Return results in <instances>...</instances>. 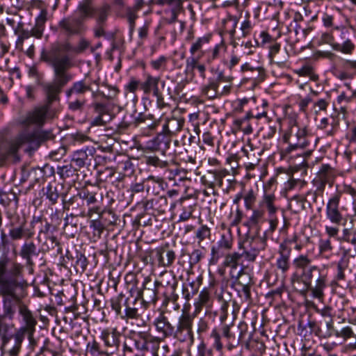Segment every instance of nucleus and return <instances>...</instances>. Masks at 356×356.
Masks as SVG:
<instances>
[{
    "instance_id": "4d7b16f0",
    "label": "nucleus",
    "mask_w": 356,
    "mask_h": 356,
    "mask_svg": "<svg viewBox=\"0 0 356 356\" xmlns=\"http://www.w3.org/2000/svg\"><path fill=\"white\" fill-rule=\"evenodd\" d=\"M45 195L47 198L51 202L52 204H54L57 202L59 195L56 187H54L50 184L48 185Z\"/></svg>"
},
{
    "instance_id": "412c9836",
    "label": "nucleus",
    "mask_w": 356,
    "mask_h": 356,
    "mask_svg": "<svg viewBox=\"0 0 356 356\" xmlns=\"http://www.w3.org/2000/svg\"><path fill=\"white\" fill-rule=\"evenodd\" d=\"M164 278L165 280V286L167 287L165 302H172L174 304V309H178L179 308V305L177 303L179 296L175 293V290L177 286V282L175 277L169 273L164 274Z\"/></svg>"
},
{
    "instance_id": "e2e57ef3",
    "label": "nucleus",
    "mask_w": 356,
    "mask_h": 356,
    "mask_svg": "<svg viewBox=\"0 0 356 356\" xmlns=\"http://www.w3.org/2000/svg\"><path fill=\"white\" fill-rule=\"evenodd\" d=\"M333 249L331 241L329 238L321 239L319 243V251L322 254H330Z\"/></svg>"
},
{
    "instance_id": "8fccbe9b",
    "label": "nucleus",
    "mask_w": 356,
    "mask_h": 356,
    "mask_svg": "<svg viewBox=\"0 0 356 356\" xmlns=\"http://www.w3.org/2000/svg\"><path fill=\"white\" fill-rule=\"evenodd\" d=\"M265 211L264 209H257L252 211V214L249 218L248 223L251 226H255L261 222L264 217Z\"/></svg>"
},
{
    "instance_id": "6e6d98bb",
    "label": "nucleus",
    "mask_w": 356,
    "mask_h": 356,
    "mask_svg": "<svg viewBox=\"0 0 356 356\" xmlns=\"http://www.w3.org/2000/svg\"><path fill=\"white\" fill-rule=\"evenodd\" d=\"M146 163L156 168H165L168 166V162L160 160L157 156H148L146 159Z\"/></svg>"
},
{
    "instance_id": "774afa93",
    "label": "nucleus",
    "mask_w": 356,
    "mask_h": 356,
    "mask_svg": "<svg viewBox=\"0 0 356 356\" xmlns=\"http://www.w3.org/2000/svg\"><path fill=\"white\" fill-rule=\"evenodd\" d=\"M210 234V229L206 225H202L197 230L195 235L199 239L198 243H200L203 240L209 238Z\"/></svg>"
},
{
    "instance_id": "58836bf2",
    "label": "nucleus",
    "mask_w": 356,
    "mask_h": 356,
    "mask_svg": "<svg viewBox=\"0 0 356 356\" xmlns=\"http://www.w3.org/2000/svg\"><path fill=\"white\" fill-rule=\"evenodd\" d=\"M215 175L216 170H209L201 177L202 183L206 186L208 189L210 190L209 192L205 191V194H207V195H209L210 193L215 194Z\"/></svg>"
},
{
    "instance_id": "c85d7f7f",
    "label": "nucleus",
    "mask_w": 356,
    "mask_h": 356,
    "mask_svg": "<svg viewBox=\"0 0 356 356\" xmlns=\"http://www.w3.org/2000/svg\"><path fill=\"white\" fill-rule=\"evenodd\" d=\"M276 197L273 193H267L265 191L262 199L260 200L259 206L261 209L267 211L268 216L276 214L278 207L275 205Z\"/></svg>"
},
{
    "instance_id": "2f4dec72",
    "label": "nucleus",
    "mask_w": 356,
    "mask_h": 356,
    "mask_svg": "<svg viewBox=\"0 0 356 356\" xmlns=\"http://www.w3.org/2000/svg\"><path fill=\"white\" fill-rule=\"evenodd\" d=\"M265 78V71L261 67H256L251 72L245 74L242 80V83L250 81L252 88L257 86L263 81Z\"/></svg>"
},
{
    "instance_id": "f704fd0d",
    "label": "nucleus",
    "mask_w": 356,
    "mask_h": 356,
    "mask_svg": "<svg viewBox=\"0 0 356 356\" xmlns=\"http://www.w3.org/2000/svg\"><path fill=\"white\" fill-rule=\"evenodd\" d=\"M184 122L182 118H171L164 123L163 130L170 136L176 134L182 129Z\"/></svg>"
},
{
    "instance_id": "0eeeda50",
    "label": "nucleus",
    "mask_w": 356,
    "mask_h": 356,
    "mask_svg": "<svg viewBox=\"0 0 356 356\" xmlns=\"http://www.w3.org/2000/svg\"><path fill=\"white\" fill-rule=\"evenodd\" d=\"M111 309L122 319L138 318V309L136 307L138 298L126 297L122 293L113 297L110 300Z\"/></svg>"
},
{
    "instance_id": "6e6552de",
    "label": "nucleus",
    "mask_w": 356,
    "mask_h": 356,
    "mask_svg": "<svg viewBox=\"0 0 356 356\" xmlns=\"http://www.w3.org/2000/svg\"><path fill=\"white\" fill-rule=\"evenodd\" d=\"M284 140L289 144V146L284 149L285 154L303 150L309 144L306 127H300L294 122L284 134Z\"/></svg>"
},
{
    "instance_id": "423d86ee",
    "label": "nucleus",
    "mask_w": 356,
    "mask_h": 356,
    "mask_svg": "<svg viewBox=\"0 0 356 356\" xmlns=\"http://www.w3.org/2000/svg\"><path fill=\"white\" fill-rule=\"evenodd\" d=\"M89 47H90V42L85 38H81L76 47H72L69 41L56 42L51 45L48 51L43 50L42 53L52 59L54 58L56 61L67 59L69 69H70L73 65L72 60L68 55L63 53L72 52L74 54H80Z\"/></svg>"
},
{
    "instance_id": "ea45409f",
    "label": "nucleus",
    "mask_w": 356,
    "mask_h": 356,
    "mask_svg": "<svg viewBox=\"0 0 356 356\" xmlns=\"http://www.w3.org/2000/svg\"><path fill=\"white\" fill-rule=\"evenodd\" d=\"M349 261L344 258H341L337 264V273L334 277V281L339 284L346 281L345 270L348 268Z\"/></svg>"
},
{
    "instance_id": "c9c22d12",
    "label": "nucleus",
    "mask_w": 356,
    "mask_h": 356,
    "mask_svg": "<svg viewBox=\"0 0 356 356\" xmlns=\"http://www.w3.org/2000/svg\"><path fill=\"white\" fill-rule=\"evenodd\" d=\"M154 148L161 151L163 154L169 148L171 143V136L163 131L153 140Z\"/></svg>"
},
{
    "instance_id": "9b49d317",
    "label": "nucleus",
    "mask_w": 356,
    "mask_h": 356,
    "mask_svg": "<svg viewBox=\"0 0 356 356\" xmlns=\"http://www.w3.org/2000/svg\"><path fill=\"white\" fill-rule=\"evenodd\" d=\"M165 280L164 274L160 281H156L154 284L150 283L149 280H145L143 283V288L139 291L138 300L141 299L143 303L147 307L150 303H155L157 300L156 291L159 286H165Z\"/></svg>"
},
{
    "instance_id": "bf43d9fd",
    "label": "nucleus",
    "mask_w": 356,
    "mask_h": 356,
    "mask_svg": "<svg viewBox=\"0 0 356 356\" xmlns=\"http://www.w3.org/2000/svg\"><path fill=\"white\" fill-rule=\"evenodd\" d=\"M137 10L131 8H128L127 9V19H128V22L129 23V26H130V34H131L134 30V28H135V21L136 19V18L138 17V15H137Z\"/></svg>"
},
{
    "instance_id": "39448f33",
    "label": "nucleus",
    "mask_w": 356,
    "mask_h": 356,
    "mask_svg": "<svg viewBox=\"0 0 356 356\" xmlns=\"http://www.w3.org/2000/svg\"><path fill=\"white\" fill-rule=\"evenodd\" d=\"M234 326V321L232 320L229 324H224L218 330L217 328H213L211 332L210 337L213 339V348L221 352L223 349L224 345L222 342V339L226 340L225 347L229 351H232L234 348L238 346L240 342L245 337L248 332V325L245 322H241L238 325L239 330V335L237 338L235 334L232 331Z\"/></svg>"
},
{
    "instance_id": "20e7f679",
    "label": "nucleus",
    "mask_w": 356,
    "mask_h": 356,
    "mask_svg": "<svg viewBox=\"0 0 356 356\" xmlns=\"http://www.w3.org/2000/svg\"><path fill=\"white\" fill-rule=\"evenodd\" d=\"M40 58L51 66L54 70V79L53 81L44 86V91L47 99L46 104H49L51 106L53 102L59 99V94L61 92L62 89L72 80V76L67 72L70 65L67 59L56 61L54 58L52 59L43 53H41Z\"/></svg>"
},
{
    "instance_id": "a878e982",
    "label": "nucleus",
    "mask_w": 356,
    "mask_h": 356,
    "mask_svg": "<svg viewBox=\"0 0 356 356\" xmlns=\"http://www.w3.org/2000/svg\"><path fill=\"white\" fill-rule=\"evenodd\" d=\"M154 325L158 332L162 334L163 338L174 337L175 327L164 316H160L155 319Z\"/></svg>"
},
{
    "instance_id": "338daca9",
    "label": "nucleus",
    "mask_w": 356,
    "mask_h": 356,
    "mask_svg": "<svg viewBox=\"0 0 356 356\" xmlns=\"http://www.w3.org/2000/svg\"><path fill=\"white\" fill-rule=\"evenodd\" d=\"M196 292L197 291L193 289V285L192 284H184L182 286V296L186 301L190 300Z\"/></svg>"
},
{
    "instance_id": "de8ad7c7",
    "label": "nucleus",
    "mask_w": 356,
    "mask_h": 356,
    "mask_svg": "<svg viewBox=\"0 0 356 356\" xmlns=\"http://www.w3.org/2000/svg\"><path fill=\"white\" fill-rule=\"evenodd\" d=\"M68 107L72 111H81L85 105L86 100L83 97L68 98Z\"/></svg>"
},
{
    "instance_id": "cd10ccee",
    "label": "nucleus",
    "mask_w": 356,
    "mask_h": 356,
    "mask_svg": "<svg viewBox=\"0 0 356 356\" xmlns=\"http://www.w3.org/2000/svg\"><path fill=\"white\" fill-rule=\"evenodd\" d=\"M87 91H92L91 83L86 80H81L74 82L72 86L66 90L67 98L81 96Z\"/></svg>"
},
{
    "instance_id": "4c0bfd02",
    "label": "nucleus",
    "mask_w": 356,
    "mask_h": 356,
    "mask_svg": "<svg viewBox=\"0 0 356 356\" xmlns=\"http://www.w3.org/2000/svg\"><path fill=\"white\" fill-rule=\"evenodd\" d=\"M223 265L232 269H236L238 266L245 267L243 266V254L237 252L227 254L225 257Z\"/></svg>"
},
{
    "instance_id": "2eb2a0df",
    "label": "nucleus",
    "mask_w": 356,
    "mask_h": 356,
    "mask_svg": "<svg viewBox=\"0 0 356 356\" xmlns=\"http://www.w3.org/2000/svg\"><path fill=\"white\" fill-rule=\"evenodd\" d=\"M120 337L121 334L116 327H107L102 330L100 339L106 348V354L112 355L118 350Z\"/></svg>"
},
{
    "instance_id": "09e8293b",
    "label": "nucleus",
    "mask_w": 356,
    "mask_h": 356,
    "mask_svg": "<svg viewBox=\"0 0 356 356\" xmlns=\"http://www.w3.org/2000/svg\"><path fill=\"white\" fill-rule=\"evenodd\" d=\"M118 94V90L115 87L108 86L107 88V91H92V97L94 98L97 97L98 95H101L102 97L106 98V99H114Z\"/></svg>"
},
{
    "instance_id": "e433bc0d",
    "label": "nucleus",
    "mask_w": 356,
    "mask_h": 356,
    "mask_svg": "<svg viewBox=\"0 0 356 356\" xmlns=\"http://www.w3.org/2000/svg\"><path fill=\"white\" fill-rule=\"evenodd\" d=\"M159 77H155L147 74L145 81L140 83V88L145 94H149L152 91L154 95L160 91L159 89Z\"/></svg>"
},
{
    "instance_id": "dca6fc26",
    "label": "nucleus",
    "mask_w": 356,
    "mask_h": 356,
    "mask_svg": "<svg viewBox=\"0 0 356 356\" xmlns=\"http://www.w3.org/2000/svg\"><path fill=\"white\" fill-rule=\"evenodd\" d=\"M341 192L334 193L328 200L326 205V217L333 224L339 225L345 220L339 210Z\"/></svg>"
},
{
    "instance_id": "603ef678",
    "label": "nucleus",
    "mask_w": 356,
    "mask_h": 356,
    "mask_svg": "<svg viewBox=\"0 0 356 356\" xmlns=\"http://www.w3.org/2000/svg\"><path fill=\"white\" fill-rule=\"evenodd\" d=\"M355 48V45L350 40H346L342 44L337 43L333 45V49L341 51L344 54H350Z\"/></svg>"
},
{
    "instance_id": "72a5a7b5",
    "label": "nucleus",
    "mask_w": 356,
    "mask_h": 356,
    "mask_svg": "<svg viewBox=\"0 0 356 356\" xmlns=\"http://www.w3.org/2000/svg\"><path fill=\"white\" fill-rule=\"evenodd\" d=\"M229 170L226 169H220V170H216V180H215V188L218 187L222 188L223 191H225L228 192L229 189L232 187V184L234 182H235L234 179H227V181L228 182L227 186L224 185L223 180L224 179L229 176Z\"/></svg>"
},
{
    "instance_id": "49530a36",
    "label": "nucleus",
    "mask_w": 356,
    "mask_h": 356,
    "mask_svg": "<svg viewBox=\"0 0 356 356\" xmlns=\"http://www.w3.org/2000/svg\"><path fill=\"white\" fill-rule=\"evenodd\" d=\"M257 200V194L252 189L245 191L243 193V200L246 209H252Z\"/></svg>"
},
{
    "instance_id": "f8f14e48",
    "label": "nucleus",
    "mask_w": 356,
    "mask_h": 356,
    "mask_svg": "<svg viewBox=\"0 0 356 356\" xmlns=\"http://www.w3.org/2000/svg\"><path fill=\"white\" fill-rule=\"evenodd\" d=\"M58 26L67 36L81 35L86 30L82 19L76 16H69L62 19Z\"/></svg>"
},
{
    "instance_id": "79ce46f5",
    "label": "nucleus",
    "mask_w": 356,
    "mask_h": 356,
    "mask_svg": "<svg viewBox=\"0 0 356 356\" xmlns=\"http://www.w3.org/2000/svg\"><path fill=\"white\" fill-rule=\"evenodd\" d=\"M60 243L58 242L56 236L54 235H47L45 241L41 245V249L43 252H48L50 250L58 247V252H61V248L59 247Z\"/></svg>"
},
{
    "instance_id": "37998d69",
    "label": "nucleus",
    "mask_w": 356,
    "mask_h": 356,
    "mask_svg": "<svg viewBox=\"0 0 356 356\" xmlns=\"http://www.w3.org/2000/svg\"><path fill=\"white\" fill-rule=\"evenodd\" d=\"M97 195L96 192L90 191L88 189H83L78 194L81 199L86 201L88 206L93 205L98 202Z\"/></svg>"
},
{
    "instance_id": "a18cd8bd",
    "label": "nucleus",
    "mask_w": 356,
    "mask_h": 356,
    "mask_svg": "<svg viewBox=\"0 0 356 356\" xmlns=\"http://www.w3.org/2000/svg\"><path fill=\"white\" fill-rule=\"evenodd\" d=\"M135 348L140 351H146L148 350V343L145 333L139 332L138 338L131 340Z\"/></svg>"
},
{
    "instance_id": "ddd939ff",
    "label": "nucleus",
    "mask_w": 356,
    "mask_h": 356,
    "mask_svg": "<svg viewBox=\"0 0 356 356\" xmlns=\"http://www.w3.org/2000/svg\"><path fill=\"white\" fill-rule=\"evenodd\" d=\"M252 278L249 273L245 271V267H241L237 275L234 277L232 286L237 291L239 296L245 300L250 298V287Z\"/></svg>"
},
{
    "instance_id": "680f3d73",
    "label": "nucleus",
    "mask_w": 356,
    "mask_h": 356,
    "mask_svg": "<svg viewBox=\"0 0 356 356\" xmlns=\"http://www.w3.org/2000/svg\"><path fill=\"white\" fill-rule=\"evenodd\" d=\"M204 256V254L202 250L199 249L194 250L189 255V263L191 266H195L198 264Z\"/></svg>"
},
{
    "instance_id": "4468645a",
    "label": "nucleus",
    "mask_w": 356,
    "mask_h": 356,
    "mask_svg": "<svg viewBox=\"0 0 356 356\" xmlns=\"http://www.w3.org/2000/svg\"><path fill=\"white\" fill-rule=\"evenodd\" d=\"M56 113V111L51 109L49 104H44L28 113L24 122L26 124L42 125L47 119L55 118Z\"/></svg>"
},
{
    "instance_id": "393cba45",
    "label": "nucleus",
    "mask_w": 356,
    "mask_h": 356,
    "mask_svg": "<svg viewBox=\"0 0 356 356\" xmlns=\"http://www.w3.org/2000/svg\"><path fill=\"white\" fill-rule=\"evenodd\" d=\"M47 20V11L45 8L41 10L40 14L35 19L33 27L30 30L31 37L36 39H41L45 28V23Z\"/></svg>"
},
{
    "instance_id": "c756f323",
    "label": "nucleus",
    "mask_w": 356,
    "mask_h": 356,
    "mask_svg": "<svg viewBox=\"0 0 356 356\" xmlns=\"http://www.w3.org/2000/svg\"><path fill=\"white\" fill-rule=\"evenodd\" d=\"M213 300L211 296V293L208 289H203L194 303L195 310L194 313L197 314L200 313L204 307H210L212 305Z\"/></svg>"
},
{
    "instance_id": "bb28decb",
    "label": "nucleus",
    "mask_w": 356,
    "mask_h": 356,
    "mask_svg": "<svg viewBox=\"0 0 356 356\" xmlns=\"http://www.w3.org/2000/svg\"><path fill=\"white\" fill-rule=\"evenodd\" d=\"M216 74V78L211 77L208 79V83L202 87V89L219 91V86L221 82L231 83L234 80L232 76H225L222 70H217Z\"/></svg>"
},
{
    "instance_id": "9d476101",
    "label": "nucleus",
    "mask_w": 356,
    "mask_h": 356,
    "mask_svg": "<svg viewBox=\"0 0 356 356\" xmlns=\"http://www.w3.org/2000/svg\"><path fill=\"white\" fill-rule=\"evenodd\" d=\"M337 177L336 170L329 164H323L320 167L313 184L316 191L322 192L324 191L326 184L332 186Z\"/></svg>"
},
{
    "instance_id": "5fc2aeb1",
    "label": "nucleus",
    "mask_w": 356,
    "mask_h": 356,
    "mask_svg": "<svg viewBox=\"0 0 356 356\" xmlns=\"http://www.w3.org/2000/svg\"><path fill=\"white\" fill-rule=\"evenodd\" d=\"M210 37L204 36L202 38H199L191 46L190 49V52L192 55H194L197 51L201 50L202 46L204 44L209 42Z\"/></svg>"
},
{
    "instance_id": "1a4fd4ad",
    "label": "nucleus",
    "mask_w": 356,
    "mask_h": 356,
    "mask_svg": "<svg viewBox=\"0 0 356 356\" xmlns=\"http://www.w3.org/2000/svg\"><path fill=\"white\" fill-rule=\"evenodd\" d=\"M193 317L189 314H182L178 319L175 327L174 337L181 342L194 341L193 331Z\"/></svg>"
},
{
    "instance_id": "864d4df0",
    "label": "nucleus",
    "mask_w": 356,
    "mask_h": 356,
    "mask_svg": "<svg viewBox=\"0 0 356 356\" xmlns=\"http://www.w3.org/2000/svg\"><path fill=\"white\" fill-rule=\"evenodd\" d=\"M150 26V22L148 20H146L143 26L138 28V38L140 41L138 42V44H141L143 43V41L146 40L148 37V33L149 29Z\"/></svg>"
},
{
    "instance_id": "aec40b11",
    "label": "nucleus",
    "mask_w": 356,
    "mask_h": 356,
    "mask_svg": "<svg viewBox=\"0 0 356 356\" xmlns=\"http://www.w3.org/2000/svg\"><path fill=\"white\" fill-rule=\"evenodd\" d=\"M291 248L286 242L280 243L278 250V257L276 260V267L282 273H286L290 268V256Z\"/></svg>"
},
{
    "instance_id": "a19ab883",
    "label": "nucleus",
    "mask_w": 356,
    "mask_h": 356,
    "mask_svg": "<svg viewBox=\"0 0 356 356\" xmlns=\"http://www.w3.org/2000/svg\"><path fill=\"white\" fill-rule=\"evenodd\" d=\"M295 73L300 76H309L313 81L318 80V75L315 72L314 67L310 65H305L300 68L296 70Z\"/></svg>"
},
{
    "instance_id": "4be33fe9",
    "label": "nucleus",
    "mask_w": 356,
    "mask_h": 356,
    "mask_svg": "<svg viewBox=\"0 0 356 356\" xmlns=\"http://www.w3.org/2000/svg\"><path fill=\"white\" fill-rule=\"evenodd\" d=\"M95 152L94 148L86 147L85 149L76 150L74 152L72 161L78 168H83L91 163Z\"/></svg>"
},
{
    "instance_id": "a211bd4d",
    "label": "nucleus",
    "mask_w": 356,
    "mask_h": 356,
    "mask_svg": "<svg viewBox=\"0 0 356 356\" xmlns=\"http://www.w3.org/2000/svg\"><path fill=\"white\" fill-rule=\"evenodd\" d=\"M308 326L311 331L319 338L327 339L334 335L336 330L334 327V321L331 317L324 323L319 321H309Z\"/></svg>"
},
{
    "instance_id": "f257e3e1",
    "label": "nucleus",
    "mask_w": 356,
    "mask_h": 356,
    "mask_svg": "<svg viewBox=\"0 0 356 356\" xmlns=\"http://www.w3.org/2000/svg\"><path fill=\"white\" fill-rule=\"evenodd\" d=\"M29 284L24 277V266L7 255L0 257V295L6 317L13 321L18 313L23 325L17 331V338L27 335L30 341L35 332L37 319L24 299Z\"/></svg>"
},
{
    "instance_id": "69168bd1",
    "label": "nucleus",
    "mask_w": 356,
    "mask_h": 356,
    "mask_svg": "<svg viewBox=\"0 0 356 356\" xmlns=\"http://www.w3.org/2000/svg\"><path fill=\"white\" fill-rule=\"evenodd\" d=\"M110 6L108 5H104L98 10L97 23L104 24L106 20Z\"/></svg>"
},
{
    "instance_id": "13d9d810",
    "label": "nucleus",
    "mask_w": 356,
    "mask_h": 356,
    "mask_svg": "<svg viewBox=\"0 0 356 356\" xmlns=\"http://www.w3.org/2000/svg\"><path fill=\"white\" fill-rule=\"evenodd\" d=\"M328 106V101L324 99H320L314 103L312 110L315 114H318L321 111H326Z\"/></svg>"
},
{
    "instance_id": "f03ea898",
    "label": "nucleus",
    "mask_w": 356,
    "mask_h": 356,
    "mask_svg": "<svg viewBox=\"0 0 356 356\" xmlns=\"http://www.w3.org/2000/svg\"><path fill=\"white\" fill-rule=\"evenodd\" d=\"M294 272L290 277L292 286L302 291H309L314 298L321 300L327 286L328 270L313 264L308 254H299L292 261Z\"/></svg>"
},
{
    "instance_id": "c03bdc74",
    "label": "nucleus",
    "mask_w": 356,
    "mask_h": 356,
    "mask_svg": "<svg viewBox=\"0 0 356 356\" xmlns=\"http://www.w3.org/2000/svg\"><path fill=\"white\" fill-rule=\"evenodd\" d=\"M14 33L16 35H18V38L17 40V44H22L24 41L26 39H29L31 37V33L30 31L26 30L23 28L22 23H19L16 29L14 30Z\"/></svg>"
},
{
    "instance_id": "0e129e2a",
    "label": "nucleus",
    "mask_w": 356,
    "mask_h": 356,
    "mask_svg": "<svg viewBox=\"0 0 356 356\" xmlns=\"http://www.w3.org/2000/svg\"><path fill=\"white\" fill-rule=\"evenodd\" d=\"M111 114H106L96 116L92 121L91 124L93 126H102L106 124L112 120Z\"/></svg>"
},
{
    "instance_id": "b1692460",
    "label": "nucleus",
    "mask_w": 356,
    "mask_h": 356,
    "mask_svg": "<svg viewBox=\"0 0 356 356\" xmlns=\"http://www.w3.org/2000/svg\"><path fill=\"white\" fill-rule=\"evenodd\" d=\"M19 254L25 260L27 266H33L34 265L33 257L39 255V250L33 241L25 242L22 245Z\"/></svg>"
},
{
    "instance_id": "7ed1b4c3",
    "label": "nucleus",
    "mask_w": 356,
    "mask_h": 356,
    "mask_svg": "<svg viewBox=\"0 0 356 356\" xmlns=\"http://www.w3.org/2000/svg\"><path fill=\"white\" fill-rule=\"evenodd\" d=\"M54 135L50 130L39 131L33 133L20 134L14 140L0 145V165H3L9 157L16 158L19 148L23 145H28L30 150L39 147L42 142L52 140Z\"/></svg>"
},
{
    "instance_id": "6ab92c4d",
    "label": "nucleus",
    "mask_w": 356,
    "mask_h": 356,
    "mask_svg": "<svg viewBox=\"0 0 356 356\" xmlns=\"http://www.w3.org/2000/svg\"><path fill=\"white\" fill-rule=\"evenodd\" d=\"M269 49L268 56L270 62L280 67H286L289 58L287 50L286 49H281V46L279 43H274L270 46Z\"/></svg>"
},
{
    "instance_id": "5701e85b",
    "label": "nucleus",
    "mask_w": 356,
    "mask_h": 356,
    "mask_svg": "<svg viewBox=\"0 0 356 356\" xmlns=\"http://www.w3.org/2000/svg\"><path fill=\"white\" fill-rule=\"evenodd\" d=\"M6 320H8V317H6L4 311L2 309V314L0 316V339L2 348L4 350L10 340L13 337L14 338V334L12 332L14 324L7 323Z\"/></svg>"
},
{
    "instance_id": "473e14b6",
    "label": "nucleus",
    "mask_w": 356,
    "mask_h": 356,
    "mask_svg": "<svg viewBox=\"0 0 356 356\" xmlns=\"http://www.w3.org/2000/svg\"><path fill=\"white\" fill-rule=\"evenodd\" d=\"M156 257L159 266L170 267L174 263L176 255L173 250L162 248L156 251Z\"/></svg>"
},
{
    "instance_id": "3c124183",
    "label": "nucleus",
    "mask_w": 356,
    "mask_h": 356,
    "mask_svg": "<svg viewBox=\"0 0 356 356\" xmlns=\"http://www.w3.org/2000/svg\"><path fill=\"white\" fill-rule=\"evenodd\" d=\"M342 241L356 245V229L345 228L341 238Z\"/></svg>"
},
{
    "instance_id": "7c9ffc66",
    "label": "nucleus",
    "mask_w": 356,
    "mask_h": 356,
    "mask_svg": "<svg viewBox=\"0 0 356 356\" xmlns=\"http://www.w3.org/2000/svg\"><path fill=\"white\" fill-rule=\"evenodd\" d=\"M252 117L253 113L252 112H249L245 117L236 119L234 121V127L245 134H252L253 131L252 120Z\"/></svg>"
},
{
    "instance_id": "f3484780",
    "label": "nucleus",
    "mask_w": 356,
    "mask_h": 356,
    "mask_svg": "<svg viewBox=\"0 0 356 356\" xmlns=\"http://www.w3.org/2000/svg\"><path fill=\"white\" fill-rule=\"evenodd\" d=\"M25 219L20 220L19 216L11 220V228L9 230V236L13 241H19L23 238L29 239L34 235L33 231L26 227Z\"/></svg>"
},
{
    "instance_id": "052dcab7",
    "label": "nucleus",
    "mask_w": 356,
    "mask_h": 356,
    "mask_svg": "<svg viewBox=\"0 0 356 356\" xmlns=\"http://www.w3.org/2000/svg\"><path fill=\"white\" fill-rule=\"evenodd\" d=\"M118 169L122 170L124 175H129L134 172V165L129 160H126L118 164Z\"/></svg>"
}]
</instances>
